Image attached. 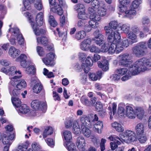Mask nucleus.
Returning <instances> with one entry per match:
<instances>
[{
    "label": "nucleus",
    "mask_w": 151,
    "mask_h": 151,
    "mask_svg": "<svg viewBox=\"0 0 151 151\" xmlns=\"http://www.w3.org/2000/svg\"><path fill=\"white\" fill-rule=\"evenodd\" d=\"M104 28L106 31V35L107 37V41L109 44L117 43L120 40V34L117 31L116 32L113 31L109 26H106Z\"/></svg>",
    "instance_id": "1"
},
{
    "label": "nucleus",
    "mask_w": 151,
    "mask_h": 151,
    "mask_svg": "<svg viewBox=\"0 0 151 151\" xmlns=\"http://www.w3.org/2000/svg\"><path fill=\"white\" fill-rule=\"evenodd\" d=\"M145 58H143L136 61L130 70L133 75L138 74L141 71H144L147 69L145 66Z\"/></svg>",
    "instance_id": "2"
},
{
    "label": "nucleus",
    "mask_w": 151,
    "mask_h": 151,
    "mask_svg": "<svg viewBox=\"0 0 151 151\" xmlns=\"http://www.w3.org/2000/svg\"><path fill=\"white\" fill-rule=\"evenodd\" d=\"M88 11L90 14L89 18L91 19H94L96 21H99L101 17L105 16L106 13V10L104 8H100L98 11V14H96V11L92 7H89Z\"/></svg>",
    "instance_id": "3"
},
{
    "label": "nucleus",
    "mask_w": 151,
    "mask_h": 151,
    "mask_svg": "<svg viewBox=\"0 0 151 151\" xmlns=\"http://www.w3.org/2000/svg\"><path fill=\"white\" fill-rule=\"evenodd\" d=\"M147 47L145 42H142L138 43L132 48L133 54L136 57H140L143 56L146 53Z\"/></svg>",
    "instance_id": "4"
},
{
    "label": "nucleus",
    "mask_w": 151,
    "mask_h": 151,
    "mask_svg": "<svg viewBox=\"0 0 151 151\" xmlns=\"http://www.w3.org/2000/svg\"><path fill=\"white\" fill-rule=\"evenodd\" d=\"M22 76L21 74L19 76H16L11 78L10 83L12 86H16L18 89L24 88L27 86L26 82L24 80H20L19 78Z\"/></svg>",
    "instance_id": "5"
},
{
    "label": "nucleus",
    "mask_w": 151,
    "mask_h": 151,
    "mask_svg": "<svg viewBox=\"0 0 151 151\" xmlns=\"http://www.w3.org/2000/svg\"><path fill=\"white\" fill-rule=\"evenodd\" d=\"M119 65L122 67H126L131 69L132 67V63L129 60V55L128 54H124L119 56Z\"/></svg>",
    "instance_id": "6"
},
{
    "label": "nucleus",
    "mask_w": 151,
    "mask_h": 151,
    "mask_svg": "<svg viewBox=\"0 0 151 151\" xmlns=\"http://www.w3.org/2000/svg\"><path fill=\"white\" fill-rule=\"evenodd\" d=\"M119 137L124 141H129L132 142L137 140L135 133L130 130H127L124 132L119 134Z\"/></svg>",
    "instance_id": "7"
},
{
    "label": "nucleus",
    "mask_w": 151,
    "mask_h": 151,
    "mask_svg": "<svg viewBox=\"0 0 151 151\" xmlns=\"http://www.w3.org/2000/svg\"><path fill=\"white\" fill-rule=\"evenodd\" d=\"M31 106L33 109L36 111L42 110V108L44 110H45L47 108L46 103L37 100L33 101L31 103Z\"/></svg>",
    "instance_id": "8"
},
{
    "label": "nucleus",
    "mask_w": 151,
    "mask_h": 151,
    "mask_svg": "<svg viewBox=\"0 0 151 151\" xmlns=\"http://www.w3.org/2000/svg\"><path fill=\"white\" fill-rule=\"evenodd\" d=\"M16 67L14 66H11L8 69L2 68L1 69V71L3 73L7 74L9 76H14L15 74L21 75V72L19 70H16Z\"/></svg>",
    "instance_id": "9"
},
{
    "label": "nucleus",
    "mask_w": 151,
    "mask_h": 151,
    "mask_svg": "<svg viewBox=\"0 0 151 151\" xmlns=\"http://www.w3.org/2000/svg\"><path fill=\"white\" fill-rule=\"evenodd\" d=\"M118 44L117 43L111 44L108 48V53L111 54H113L115 52L118 54L122 51V48L121 46H119Z\"/></svg>",
    "instance_id": "10"
},
{
    "label": "nucleus",
    "mask_w": 151,
    "mask_h": 151,
    "mask_svg": "<svg viewBox=\"0 0 151 151\" xmlns=\"http://www.w3.org/2000/svg\"><path fill=\"white\" fill-rule=\"evenodd\" d=\"M80 121L81 122V127H91V120L90 119V116L86 115H83L81 117Z\"/></svg>",
    "instance_id": "11"
},
{
    "label": "nucleus",
    "mask_w": 151,
    "mask_h": 151,
    "mask_svg": "<svg viewBox=\"0 0 151 151\" xmlns=\"http://www.w3.org/2000/svg\"><path fill=\"white\" fill-rule=\"evenodd\" d=\"M14 137L15 134L14 133L10 134L9 136H7L6 134H4L3 136L2 142L4 145L10 146Z\"/></svg>",
    "instance_id": "12"
},
{
    "label": "nucleus",
    "mask_w": 151,
    "mask_h": 151,
    "mask_svg": "<svg viewBox=\"0 0 151 151\" xmlns=\"http://www.w3.org/2000/svg\"><path fill=\"white\" fill-rule=\"evenodd\" d=\"M93 61L90 57H87L85 63H83L81 65L82 69L85 73H87L89 71V68L88 66H91L93 64Z\"/></svg>",
    "instance_id": "13"
},
{
    "label": "nucleus",
    "mask_w": 151,
    "mask_h": 151,
    "mask_svg": "<svg viewBox=\"0 0 151 151\" xmlns=\"http://www.w3.org/2000/svg\"><path fill=\"white\" fill-rule=\"evenodd\" d=\"M85 140L83 137H78L77 140L76 145L80 151H84V146L85 145Z\"/></svg>",
    "instance_id": "14"
},
{
    "label": "nucleus",
    "mask_w": 151,
    "mask_h": 151,
    "mask_svg": "<svg viewBox=\"0 0 151 151\" xmlns=\"http://www.w3.org/2000/svg\"><path fill=\"white\" fill-rule=\"evenodd\" d=\"M31 26L32 27L33 31L35 35L37 36L41 35H44L46 33L45 29L41 28L39 29L38 26L35 24V22H32L31 24Z\"/></svg>",
    "instance_id": "15"
},
{
    "label": "nucleus",
    "mask_w": 151,
    "mask_h": 151,
    "mask_svg": "<svg viewBox=\"0 0 151 151\" xmlns=\"http://www.w3.org/2000/svg\"><path fill=\"white\" fill-rule=\"evenodd\" d=\"M94 35L96 36L94 38L95 43L97 45H100L103 42V36L99 33V30L95 31L94 33Z\"/></svg>",
    "instance_id": "16"
},
{
    "label": "nucleus",
    "mask_w": 151,
    "mask_h": 151,
    "mask_svg": "<svg viewBox=\"0 0 151 151\" xmlns=\"http://www.w3.org/2000/svg\"><path fill=\"white\" fill-rule=\"evenodd\" d=\"M55 57V54L53 52H50L47 54L46 57L42 59L44 63L47 65H51V62L53 60Z\"/></svg>",
    "instance_id": "17"
},
{
    "label": "nucleus",
    "mask_w": 151,
    "mask_h": 151,
    "mask_svg": "<svg viewBox=\"0 0 151 151\" xmlns=\"http://www.w3.org/2000/svg\"><path fill=\"white\" fill-rule=\"evenodd\" d=\"M27 57L24 54H22L16 59L17 62H20L21 65L23 68L26 67L27 65Z\"/></svg>",
    "instance_id": "18"
},
{
    "label": "nucleus",
    "mask_w": 151,
    "mask_h": 151,
    "mask_svg": "<svg viewBox=\"0 0 151 151\" xmlns=\"http://www.w3.org/2000/svg\"><path fill=\"white\" fill-rule=\"evenodd\" d=\"M126 115L130 119L134 118L136 117L135 111H134L133 108L128 105L126 106Z\"/></svg>",
    "instance_id": "19"
},
{
    "label": "nucleus",
    "mask_w": 151,
    "mask_h": 151,
    "mask_svg": "<svg viewBox=\"0 0 151 151\" xmlns=\"http://www.w3.org/2000/svg\"><path fill=\"white\" fill-rule=\"evenodd\" d=\"M9 55L13 58H16L20 54V51L14 47L12 46L9 50L8 52Z\"/></svg>",
    "instance_id": "20"
},
{
    "label": "nucleus",
    "mask_w": 151,
    "mask_h": 151,
    "mask_svg": "<svg viewBox=\"0 0 151 151\" xmlns=\"http://www.w3.org/2000/svg\"><path fill=\"white\" fill-rule=\"evenodd\" d=\"M135 132L137 136L142 135L144 134V128L143 124L140 123L137 124L135 127Z\"/></svg>",
    "instance_id": "21"
},
{
    "label": "nucleus",
    "mask_w": 151,
    "mask_h": 151,
    "mask_svg": "<svg viewBox=\"0 0 151 151\" xmlns=\"http://www.w3.org/2000/svg\"><path fill=\"white\" fill-rule=\"evenodd\" d=\"M43 14L42 12H40L37 14L36 16V22L37 26H41L43 22Z\"/></svg>",
    "instance_id": "22"
},
{
    "label": "nucleus",
    "mask_w": 151,
    "mask_h": 151,
    "mask_svg": "<svg viewBox=\"0 0 151 151\" xmlns=\"http://www.w3.org/2000/svg\"><path fill=\"white\" fill-rule=\"evenodd\" d=\"M19 108L18 112L19 113L25 114L30 111L29 107L25 104H22Z\"/></svg>",
    "instance_id": "23"
},
{
    "label": "nucleus",
    "mask_w": 151,
    "mask_h": 151,
    "mask_svg": "<svg viewBox=\"0 0 151 151\" xmlns=\"http://www.w3.org/2000/svg\"><path fill=\"white\" fill-rule=\"evenodd\" d=\"M43 89L42 85L40 82H39L35 84L33 88V90L34 93H38L43 90Z\"/></svg>",
    "instance_id": "24"
},
{
    "label": "nucleus",
    "mask_w": 151,
    "mask_h": 151,
    "mask_svg": "<svg viewBox=\"0 0 151 151\" xmlns=\"http://www.w3.org/2000/svg\"><path fill=\"white\" fill-rule=\"evenodd\" d=\"M73 133L76 134H79L81 132V129L78 122L75 121L73 123Z\"/></svg>",
    "instance_id": "25"
},
{
    "label": "nucleus",
    "mask_w": 151,
    "mask_h": 151,
    "mask_svg": "<svg viewBox=\"0 0 151 151\" xmlns=\"http://www.w3.org/2000/svg\"><path fill=\"white\" fill-rule=\"evenodd\" d=\"M64 146L67 147L69 151H76V146L75 144L70 142H65Z\"/></svg>",
    "instance_id": "26"
},
{
    "label": "nucleus",
    "mask_w": 151,
    "mask_h": 151,
    "mask_svg": "<svg viewBox=\"0 0 151 151\" xmlns=\"http://www.w3.org/2000/svg\"><path fill=\"white\" fill-rule=\"evenodd\" d=\"M37 41L38 43H40L44 46L47 45L48 42V39L45 37H37Z\"/></svg>",
    "instance_id": "27"
},
{
    "label": "nucleus",
    "mask_w": 151,
    "mask_h": 151,
    "mask_svg": "<svg viewBox=\"0 0 151 151\" xmlns=\"http://www.w3.org/2000/svg\"><path fill=\"white\" fill-rule=\"evenodd\" d=\"M97 63L99 68H101L103 70L106 71L108 70V63L107 61H105L104 62L102 63L98 62Z\"/></svg>",
    "instance_id": "28"
},
{
    "label": "nucleus",
    "mask_w": 151,
    "mask_h": 151,
    "mask_svg": "<svg viewBox=\"0 0 151 151\" xmlns=\"http://www.w3.org/2000/svg\"><path fill=\"white\" fill-rule=\"evenodd\" d=\"M86 35L85 32L83 30H81L76 33L75 38L78 40H79L83 39Z\"/></svg>",
    "instance_id": "29"
},
{
    "label": "nucleus",
    "mask_w": 151,
    "mask_h": 151,
    "mask_svg": "<svg viewBox=\"0 0 151 151\" xmlns=\"http://www.w3.org/2000/svg\"><path fill=\"white\" fill-rule=\"evenodd\" d=\"M121 41V38L117 42V43L119 44V46H121V47L122 48V51L123 50V47H128L129 45V43L128 39L127 38L124 39L122 40V42Z\"/></svg>",
    "instance_id": "30"
},
{
    "label": "nucleus",
    "mask_w": 151,
    "mask_h": 151,
    "mask_svg": "<svg viewBox=\"0 0 151 151\" xmlns=\"http://www.w3.org/2000/svg\"><path fill=\"white\" fill-rule=\"evenodd\" d=\"M11 100L14 106L17 108H19L22 105L21 100L18 98L12 97Z\"/></svg>",
    "instance_id": "31"
},
{
    "label": "nucleus",
    "mask_w": 151,
    "mask_h": 151,
    "mask_svg": "<svg viewBox=\"0 0 151 151\" xmlns=\"http://www.w3.org/2000/svg\"><path fill=\"white\" fill-rule=\"evenodd\" d=\"M74 9L77 11L78 13L80 12H84L85 9L84 5L82 4H78L74 6Z\"/></svg>",
    "instance_id": "32"
},
{
    "label": "nucleus",
    "mask_w": 151,
    "mask_h": 151,
    "mask_svg": "<svg viewBox=\"0 0 151 151\" xmlns=\"http://www.w3.org/2000/svg\"><path fill=\"white\" fill-rule=\"evenodd\" d=\"M103 127V123L101 121H99L94 125V130L98 133L101 132V129Z\"/></svg>",
    "instance_id": "33"
},
{
    "label": "nucleus",
    "mask_w": 151,
    "mask_h": 151,
    "mask_svg": "<svg viewBox=\"0 0 151 151\" xmlns=\"http://www.w3.org/2000/svg\"><path fill=\"white\" fill-rule=\"evenodd\" d=\"M63 136L66 142H70L72 139V136L71 132L68 131L66 130L63 133Z\"/></svg>",
    "instance_id": "34"
},
{
    "label": "nucleus",
    "mask_w": 151,
    "mask_h": 151,
    "mask_svg": "<svg viewBox=\"0 0 151 151\" xmlns=\"http://www.w3.org/2000/svg\"><path fill=\"white\" fill-rule=\"evenodd\" d=\"M144 110L141 108L138 107L135 109V114L137 118L141 119L144 114Z\"/></svg>",
    "instance_id": "35"
},
{
    "label": "nucleus",
    "mask_w": 151,
    "mask_h": 151,
    "mask_svg": "<svg viewBox=\"0 0 151 151\" xmlns=\"http://www.w3.org/2000/svg\"><path fill=\"white\" fill-rule=\"evenodd\" d=\"M112 126L118 132H122L124 130V128L122 125L116 122L112 124Z\"/></svg>",
    "instance_id": "36"
},
{
    "label": "nucleus",
    "mask_w": 151,
    "mask_h": 151,
    "mask_svg": "<svg viewBox=\"0 0 151 151\" xmlns=\"http://www.w3.org/2000/svg\"><path fill=\"white\" fill-rule=\"evenodd\" d=\"M54 12H56L59 15L61 16L63 13V11L60 6L57 4L54 6V8L52 9Z\"/></svg>",
    "instance_id": "37"
},
{
    "label": "nucleus",
    "mask_w": 151,
    "mask_h": 151,
    "mask_svg": "<svg viewBox=\"0 0 151 151\" xmlns=\"http://www.w3.org/2000/svg\"><path fill=\"white\" fill-rule=\"evenodd\" d=\"M53 132V129L51 127H48L46 128L43 133V137L46 138L47 135H50Z\"/></svg>",
    "instance_id": "38"
},
{
    "label": "nucleus",
    "mask_w": 151,
    "mask_h": 151,
    "mask_svg": "<svg viewBox=\"0 0 151 151\" xmlns=\"http://www.w3.org/2000/svg\"><path fill=\"white\" fill-rule=\"evenodd\" d=\"M82 131L83 134L87 137H89L91 133V130L88 128L84 126L83 127H81Z\"/></svg>",
    "instance_id": "39"
},
{
    "label": "nucleus",
    "mask_w": 151,
    "mask_h": 151,
    "mask_svg": "<svg viewBox=\"0 0 151 151\" xmlns=\"http://www.w3.org/2000/svg\"><path fill=\"white\" fill-rule=\"evenodd\" d=\"M26 71L27 74L34 75L35 73V69L33 65H30L26 68Z\"/></svg>",
    "instance_id": "40"
},
{
    "label": "nucleus",
    "mask_w": 151,
    "mask_h": 151,
    "mask_svg": "<svg viewBox=\"0 0 151 151\" xmlns=\"http://www.w3.org/2000/svg\"><path fill=\"white\" fill-rule=\"evenodd\" d=\"M48 21L50 25L53 27H55L57 25V23L55 20L54 17L50 15L49 16V19Z\"/></svg>",
    "instance_id": "41"
},
{
    "label": "nucleus",
    "mask_w": 151,
    "mask_h": 151,
    "mask_svg": "<svg viewBox=\"0 0 151 151\" xmlns=\"http://www.w3.org/2000/svg\"><path fill=\"white\" fill-rule=\"evenodd\" d=\"M127 37L129 39L132 40V43H136L138 42L137 39V36L133 32H130L129 33Z\"/></svg>",
    "instance_id": "42"
},
{
    "label": "nucleus",
    "mask_w": 151,
    "mask_h": 151,
    "mask_svg": "<svg viewBox=\"0 0 151 151\" xmlns=\"http://www.w3.org/2000/svg\"><path fill=\"white\" fill-rule=\"evenodd\" d=\"M91 7L96 10L99 8L100 6L99 1L98 0H93L91 3Z\"/></svg>",
    "instance_id": "43"
},
{
    "label": "nucleus",
    "mask_w": 151,
    "mask_h": 151,
    "mask_svg": "<svg viewBox=\"0 0 151 151\" xmlns=\"http://www.w3.org/2000/svg\"><path fill=\"white\" fill-rule=\"evenodd\" d=\"M9 32H10L12 33H13V35L14 36H17L19 34H21L19 30L17 27H14L11 28L9 30Z\"/></svg>",
    "instance_id": "44"
},
{
    "label": "nucleus",
    "mask_w": 151,
    "mask_h": 151,
    "mask_svg": "<svg viewBox=\"0 0 151 151\" xmlns=\"http://www.w3.org/2000/svg\"><path fill=\"white\" fill-rule=\"evenodd\" d=\"M90 19L91 20L89 21L88 23L90 27L95 28L99 26V23L96 22L97 21H96L94 19Z\"/></svg>",
    "instance_id": "45"
},
{
    "label": "nucleus",
    "mask_w": 151,
    "mask_h": 151,
    "mask_svg": "<svg viewBox=\"0 0 151 151\" xmlns=\"http://www.w3.org/2000/svg\"><path fill=\"white\" fill-rule=\"evenodd\" d=\"M35 7L38 10H40L42 9L43 6L40 0H36L34 4Z\"/></svg>",
    "instance_id": "46"
},
{
    "label": "nucleus",
    "mask_w": 151,
    "mask_h": 151,
    "mask_svg": "<svg viewBox=\"0 0 151 151\" xmlns=\"http://www.w3.org/2000/svg\"><path fill=\"white\" fill-rule=\"evenodd\" d=\"M121 142L119 140H114V142L110 143L111 150H114L118 147V145H120Z\"/></svg>",
    "instance_id": "47"
},
{
    "label": "nucleus",
    "mask_w": 151,
    "mask_h": 151,
    "mask_svg": "<svg viewBox=\"0 0 151 151\" xmlns=\"http://www.w3.org/2000/svg\"><path fill=\"white\" fill-rule=\"evenodd\" d=\"M88 15L85 13V12L83 13L82 12L78 13L77 16L78 18L80 19L84 20L87 19H88Z\"/></svg>",
    "instance_id": "48"
},
{
    "label": "nucleus",
    "mask_w": 151,
    "mask_h": 151,
    "mask_svg": "<svg viewBox=\"0 0 151 151\" xmlns=\"http://www.w3.org/2000/svg\"><path fill=\"white\" fill-rule=\"evenodd\" d=\"M109 27L111 29H116L119 27L118 22L116 21H111L109 24Z\"/></svg>",
    "instance_id": "49"
},
{
    "label": "nucleus",
    "mask_w": 151,
    "mask_h": 151,
    "mask_svg": "<svg viewBox=\"0 0 151 151\" xmlns=\"http://www.w3.org/2000/svg\"><path fill=\"white\" fill-rule=\"evenodd\" d=\"M81 102L85 105L88 106H92V104L91 103L90 101L87 99H85L83 97L81 98Z\"/></svg>",
    "instance_id": "50"
},
{
    "label": "nucleus",
    "mask_w": 151,
    "mask_h": 151,
    "mask_svg": "<svg viewBox=\"0 0 151 151\" xmlns=\"http://www.w3.org/2000/svg\"><path fill=\"white\" fill-rule=\"evenodd\" d=\"M141 0H136L134 1L131 6L132 9H135L137 8L140 4L141 3Z\"/></svg>",
    "instance_id": "51"
},
{
    "label": "nucleus",
    "mask_w": 151,
    "mask_h": 151,
    "mask_svg": "<svg viewBox=\"0 0 151 151\" xmlns=\"http://www.w3.org/2000/svg\"><path fill=\"white\" fill-rule=\"evenodd\" d=\"M121 29L126 34H128L130 30V26L129 25L124 24L121 27Z\"/></svg>",
    "instance_id": "52"
},
{
    "label": "nucleus",
    "mask_w": 151,
    "mask_h": 151,
    "mask_svg": "<svg viewBox=\"0 0 151 151\" xmlns=\"http://www.w3.org/2000/svg\"><path fill=\"white\" fill-rule=\"evenodd\" d=\"M141 135L137 136L138 139L140 143H144L147 140V137L144 134Z\"/></svg>",
    "instance_id": "53"
},
{
    "label": "nucleus",
    "mask_w": 151,
    "mask_h": 151,
    "mask_svg": "<svg viewBox=\"0 0 151 151\" xmlns=\"http://www.w3.org/2000/svg\"><path fill=\"white\" fill-rule=\"evenodd\" d=\"M20 91L19 89H14L12 92L11 93V95L12 96V97L13 98L16 97L18 96L20 94Z\"/></svg>",
    "instance_id": "54"
},
{
    "label": "nucleus",
    "mask_w": 151,
    "mask_h": 151,
    "mask_svg": "<svg viewBox=\"0 0 151 151\" xmlns=\"http://www.w3.org/2000/svg\"><path fill=\"white\" fill-rule=\"evenodd\" d=\"M116 73L122 76L125 74L127 71V69L126 68H122L117 69Z\"/></svg>",
    "instance_id": "55"
},
{
    "label": "nucleus",
    "mask_w": 151,
    "mask_h": 151,
    "mask_svg": "<svg viewBox=\"0 0 151 151\" xmlns=\"http://www.w3.org/2000/svg\"><path fill=\"white\" fill-rule=\"evenodd\" d=\"M136 11L133 9L129 10L125 12V14H127V16L130 18L133 15H135Z\"/></svg>",
    "instance_id": "56"
},
{
    "label": "nucleus",
    "mask_w": 151,
    "mask_h": 151,
    "mask_svg": "<svg viewBox=\"0 0 151 151\" xmlns=\"http://www.w3.org/2000/svg\"><path fill=\"white\" fill-rule=\"evenodd\" d=\"M126 5L120 4L118 6V10L121 12H125L127 11V6Z\"/></svg>",
    "instance_id": "57"
},
{
    "label": "nucleus",
    "mask_w": 151,
    "mask_h": 151,
    "mask_svg": "<svg viewBox=\"0 0 151 151\" xmlns=\"http://www.w3.org/2000/svg\"><path fill=\"white\" fill-rule=\"evenodd\" d=\"M17 39L19 45H22L24 43V38L22 37V34H19L17 37Z\"/></svg>",
    "instance_id": "58"
},
{
    "label": "nucleus",
    "mask_w": 151,
    "mask_h": 151,
    "mask_svg": "<svg viewBox=\"0 0 151 151\" xmlns=\"http://www.w3.org/2000/svg\"><path fill=\"white\" fill-rule=\"evenodd\" d=\"M30 2L28 0H24L23 1V4L24 6L27 9L29 10L31 9L30 8Z\"/></svg>",
    "instance_id": "59"
},
{
    "label": "nucleus",
    "mask_w": 151,
    "mask_h": 151,
    "mask_svg": "<svg viewBox=\"0 0 151 151\" xmlns=\"http://www.w3.org/2000/svg\"><path fill=\"white\" fill-rule=\"evenodd\" d=\"M150 22L149 18L147 17H144L142 19V24L143 25H148Z\"/></svg>",
    "instance_id": "60"
},
{
    "label": "nucleus",
    "mask_w": 151,
    "mask_h": 151,
    "mask_svg": "<svg viewBox=\"0 0 151 151\" xmlns=\"http://www.w3.org/2000/svg\"><path fill=\"white\" fill-rule=\"evenodd\" d=\"M125 110L124 108L122 107L118 108V114L120 116H123L125 114Z\"/></svg>",
    "instance_id": "61"
},
{
    "label": "nucleus",
    "mask_w": 151,
    "mask_h": 151,
    "mask_svg": "<svg viewBox=\"0 0 151 151\" xmlns=\"http://www.w3.org/2000/svg\"><path fill=\"white\" fill-rule=\"evenodd\" d=\"M86 57V54L82 52H80L78 54V58L81 61H84Z\"/></svg>",
    "instance_id": "62"
},
{
    "label": "nucleus",
    "mask_w": 151,
    "mask_h": 151,
    "mask_svg": "<svg viewBox=\"0 0 151 151\" xmlns=\"http://www.w3.org/2000/svg\"><path fill=\"white\" fill-rule=\"evenodd\" d=\"M90 50L91 52H94L95 53H99L100 51V50L98 47L94 45H92L90 49Z\"/></svg>",
    "instance_id": "63"
},
{
    "label": "nucleus",
    "mask_w": 151,
    "mask_h": 151,
    "mask_svg": "<svg viewBox=\"0 0 151 151\" xmlns=\"http://www.w3.org/2000/svg\"><path fill=\"white\" fill-rule=\"evenodd\" d=\"M96 110L100 111L102 109L103 105L100 102L97 101L96 104Z\"/></svg>",
    "instance_id": "64"
}]
</instances>
